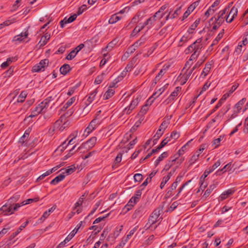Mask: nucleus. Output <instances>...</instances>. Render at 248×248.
<instances>
[{"label":"nucleus","mask_w":248,"mask_h":248,"mask_svg":"<svg viewBox=\"0 0 248 248\" xmlns=\"http://www.w3.org/2000/svg\"><path fill=\"white\" fill-rule=\"evenodd\" d=\"M104 73H102L101 75L98 76L94 80V83L95 84H99L101 83L104 79Z\"/></svg>","instance_id":"obj_48"},{"label":"nucleus","mask_w":248,"mask_h":248,"mask_svg":"<svg viewBox=\"0 0 248 248\" xmlns=\"http://www.w3.org/2000/svg\"><path fill=\"white\" fill-rule=\"evenodd\" d=\"M180 136L179 133L177 132V131H173L170 134V137L169 138L176 140L179 138Z\"/></svg>","instance_id":"obj_55"},{"label":"nucleus","mask_w":248,"mask_h":248,"mask_svg":"<svg viewBox=\"0 0 248 248\" xmlns=\"http://www.w3.org/2000/svg\"><path fill=\"white\" fill-rule=\"evenodd\" d=\"M238 86V84H237V85H236V84L233 85L232 87L231 90L228 93H225L223 95H228V97H229L230 96V95L237 89Z\"/></svg>","instance_id":"obj_58"},{"label":"nucleus","mask_w":248,"mask_h":248,"mask_svg":"<svg viewBox=\"0 0 248 248\" xmlns=\"http://www.w3.org/2000/svg\"><path fill=\"white\" fill-rule=\"evenodd\" d=\"M228 97V95H223L215 107L218 109L222 105V103L227 99Z\"/></svg>","instance_id":"obj_46"},{"label":"nucleus","mask_w":248,"mask_h":248,"mask_svg":"<svg viewBox=\"0 0 248 248\" xmlns=\"http://www.w3.org/2000/svg\"><path fill=\"white\" fill-rule=\"evenodd\" d=\"M217 8L213 9L210 7L205 12L204 16L205 17L204 20L206 19L207 18L211 15H213L215 12L217 10Z\"/></svg>","instance_id":"obj_38"},{"label":"nucleus","mask_w":248,"mask_h":248,"mask_svg":"<svg viewBox=\"0 0 248 248\" xmlns=\"http://www.w3.org/2000/svg\"><path fill=\"white\" fill-rule=\"evenodd\" d=\"M202 39H197L195 42L189 46L186 49V53L195 52L199 55L201 50L203 47V45L201 43Z\"/></svg>","instance_id":"obj_1"},{"label":"nucleus","mask_w":248,"mask_h":248,"mask_svg":"<svg viewBox=\"0 0 248 248\" xmlns=\"http://www.w3.org/2000/svg\"><path fill=\"white\" fill-rule=\"evenodd\" d=\"M238 9L235 6L232 8L229 15L227 16L226 20L228 23H231L232 21L235 16H237Z\"/></svg>","instance_id":"obj_12"},{"label":"nucleus","mask_w":248,"mask_h":248,"mask_svg":"<svg viewBox=\"0 0 248 248\" xmlns=\"http://www.w3.org/2000/svg\"><path fill=\"white\" fill-rule=\"evenodd\" d=\"M169 180V178L168 176H164L163 179H162V180L160 183V187L161 189H162L165 184L167 183V182Z\"/></svg>","instance_id":"obj_57"},{"label":"nucleus","mask_w":248,"mask_h":248,"mask_svg":"<svg viewBox=\"0 0 248 248\" xmlns=\"http://www.w3.org/2000/svg\"><path fill=\"white\" fill-rule=\"evenodd\" d=\"M77 15L74 14L73 16H71L69 18H67L65 17L63 20H62L60 21V26L62 28L64 27V25L67 23H70L74 21L77 18Z\"/></svg>","instance_id":"obj_14"},{"label":"nucleus","mask_w":248,"mask_h":248,"mask_svg":"<svg viewBox=\"0 0 248 248\" xmlns=\"http://www.w3.org/2000/svg\"><path fill=\"white\" fill-rule=\"evenodd\" d=\"M50 38V34L49 33H45L41 37L38 45H39L40 47L45 46L47 43V41L49 40Z\"/></svg>","instance_id":"obj_18"},{"label":"nucleus","mask_w":248,"mask_h":248,"mask_svg":"<svg viewBox=\"0 0 248 248\" xmlns=\"http://www.w3.org/2000/svg\"><path fill=\"white\" fill-rule=\"evenodd\" d=\"M44 110L42 108L40 104L36 106L33 110L31 111V115L29 116L30 117H33L41 112H44Z\"/></svg>","instance_id":"obj_17"},{"label":"nucleus","mask_w":248,"mask_h":248,"mask_svg":"<svg viewBox=\"0 0 248 248\" xmlns=\"http://www.w3.org/2000/svg\"><path fill=\"white\" fill-rule=\"evenodd\" d=\"M230 105H227L224 106L219 111L221 113H222V115H225L228 111L230 109Z\"/></svg>","instance_id":"obj_54"},{"label":"nucleus","mask_w":248,"mask_h":248,"mask_svg":"<svg viewBox=\"0 0 248 248\" xmlns=\"http://www.w3.org/2000/svg\"><path fill=\"white\" fill-rule=\"evenodd\" d=\"M114 91L112 89L108 90L104 94L103 96V98L104 99H108L110 97H111L114 93Z\"/></svg>","instance_id":"obj_39"},{"label":"nucleus","mask_w":248,"mask_h":248,"mask_svg":"<svg viewBox=\"0 0 248 248\" xmlns=\"http://www.w3.org/2000/svg\"><path fill=\"white\" fill-rule=\"evenodd\" d=\"M144 210L143 206H140L134 212L132 215V218L134 219L139 218L142 216Z\"/></svg>","instance_id":"obj_16"},{"label":"nucleus","mask_w":248,"mask_h":248,"mask_svg":"<svg viewBox=\"0 0 248 248\" xmlns=\"http://www.w3.org/2000/svg\"><path fill=\"white\" fill-rule=\"evenodd\" d=\"M76 100V97H73L69 99L67 102L64 105L61 109L62 111H65L68 107H69Z\"/></svg>","instance_id":"obj_28"},{"label":"nucleus","mask_w":248,"mask_h":248,"mask_svg":"<svg viewBox=\"0 0 248 248\" xmlns=\"http://www.w3.org/2000/svg\"><path fill=\"white\" fill-rule=\"evenodd\" d=\"M200 0H198L192 3L190 6L187 8L188 11H190L191 12H193L194 10L199 5L200 3Z\"/></svg>","instance_id":"obj_41"},{"label":"nucleus","mask_w":248,"mask_h":248,"mask_svg":"<svg viewBox=\"0 0 248 248\" xmlns=\"http://www.w3.org/2000/svg\"><path fill=\"white\" fill-rule=\"evenodd\" d=\"M29 221H26L25 223H23L17 230L13 232L10 236L11 239L15 238L22 230L25 228L26 226L28 224Z\"/></svg>","instance_id":"obj_19"},{"label":"nucleus","mask_w":248,"mask_h":248,"mask_svg":"<svg viewBox=\"0 0 248 248\" xmlns=\"http://www.w3.org/2000/svg\"><path fill=\"white\" fill-rule=\"evenodd\" d=\"M169 124V123L168 121H164L160 125L158 129L162 130V132H164L166 128L168 127Z\"/></svg>","instance_id":"obj_52"},{"label":"nucleus","mask_w":248,"mask_h":248,"mask_svg":"<svg viewBox=\"0 0 248 248\" xmlns=\"http://www.w3.org/2000/svg\"><path fill=\"white\" fill-rule=\"evenodd\" d=\"M116 40H113L111 42H109L107 46L104 49V51H110L114 46L116 45Z\"/></svg>","instance_id":"obj_36"},{"label":"nucleus","mask_w":248,"mask_h":248,"mask_svg":"<svg viewBox=\"0 0 248 248\" xmlns=\"http://www.w3.org/2000/svg\"><path fill=\"white\" fill-rule=\"evenodd\" d=\"M193 70L191 69L189 70L187 69L185 72L182 75L181 74L179 75L178 78L179 81H180L181 85H184L186 82L187 81L188 79L189 78L191 74L192 73Z\"/></svg>","instance_id":"obj_7"},{"label":"nucleus","mask_w":248,"mask_h":248,"mask_svg":"<svg viewBox=\"0 0 248 248\" xmlns=\"http://www.w3.org/2000/svg\"><path fill=\"white\" fill-rule=\"evenodd\" d=\"M138 227V226H136L130 231L128 234L126 236V238L125 240L126 242H127L128 239H129L130 237L137 230Z\"/></svg>","instance_id":"obj_47"},{"label":"nucleus","mask_w":248,"mask_h":248,"mask_svg":"<svg viewBox=\"0 0 248 248\" xmlns=\"http://www.w3.org/2000/svg\"><path fill=\"white\" fill-rule=\"evenodd\" d=\"M160 215V211L159 210H155L154 212L152 213V215L150 216L149 218L148 222L150 224L149 226L147 227L146 229L149 228H153V224L155 223L158 218L159 215Z\"/></svg>","instance_id":"obj_6"},{"label":"nucleus","mask_w":248,"mask_h":248,"mask_svg":"<svg viewBox=\"0 0 248 248\" xmlns=\"http://www.w3.org/2000/svg\"><path fill=\"white\" fill-rule=\"evenodd\" d=\"M87 6L85 4L82 5L81 6H80L77 12V15H81L85 10L87 9Z\"/></svg>","instance_id":"obj_62"},{"label":"nucleus","mask_w":248,"mask_h":248,"mask_svg":"<svg viewBox=\"0 0 248 248\" xmlns=\"http://www.w3.org/2000/svg\"><path fill=\"white\" fill-rule=\"evenodd\" d=\"M170 67V65L165 64L164 65L162 69L160 70L158 74L155 77L154 82L155 84H156L157 82L162 78L163 76L166 73L167 70L169 69Z\"/></svg>","instance_id":"obj_9"},{"label":"nucleus","mask_w":248,"mask_h":248,"mask_svg":"<svg viewBox=\"0 0 248 248\" xmlns=\"http://www.w3.org/2000/svg\"><path fill=\"white\" fill-rule=\"evenodd\" d=\"M49 103V99H46L40 103L44 111H46V109L48 107Z\"/></svg>","instance_id":"obj_43"},{"label":"nucleus","mask_w":248,"mask_h":248,"mask_svg":"<svg viewBox=\"0 0 248 248\" xmlns=\"http://www.w3.org/2000/svg\"><path fill=\"white\" fill-rule=\"evenodd\" d=\"M234 190L232 189H228L226 191L223 193L220 196H219V200L223 201L225 199H226L229 195H232V193H233Z\"/></svg>","instance_id":"obj_30"},{"label":"nucleus","mask_w":248,"mask_h":248,"mask_svg":"<svg viewBox=\"0 0 248 248\" xmlns=\"http://www.w3.org/2000/svg\"><path fill=\"white\" fill-rule=\"evenodd\" d=\"M229 9L226 8L222 11H221L218 13V16L217 18H215V20L218 22L219 24H222L224 22V19L226 18L227 16V14L228 13Z\"/></svg>","instance_id":"obj_11"},{"label":"nucleus","mask_w":248,"mask_h":248,"mask_svg":"<svg viewBox=\"0 0 248 248\" xmlns=\"http://www.w3.org/2000/svg\"><path fill=\"white\" fill-rule=\"evenodd\" d=\"M84 47V45L83 44H80L68 54L66 57V59L68 60H72L75 57L77 53Z\"/></svg>","instance_id":"obj_8"},{"label":"nucleus","mask_w":248,"mask_h":248,"mask_svg":"<svg viewBox=\"0 0 248 248\" xmlns=\"http://www.w3.org/2000/svg\"><path fill=\"white\" fill-rule=\"evenodd\" d=\"M99 120L96 117L93 119L90 123L88 126L85 130V132L87 134L90 133L94 128L95 126L98 124Z\"/></svg>","instance_id":"obj_13"},{"label":"nucleus","mask_w":248,"mask_h":248,"mask_svg":"<svg viewBox=\"0 0 248 248\" xmlns=\"http://www.w3.org/2000/svg\"><path fill=\"white\" fill-rule=\"evenodd\" d=\"M39 200V198H34V199H28L24 201H23L22 203H21V205H26V204H29V203H32L33 202H37Z\"/></svg>","instance_id":"obj_45"},{"label":"nucleus","mask_w":248,"mask_h":248,"mask_svg":"<svg viewBox=\"0 0 248 248\" xmlns=\"http://www.w3.org/2000/svg\"><path fill=\"white\" fill-rule=\"evenodd\" d=\"M48 59L41 60L39 63L32 67V71L33 72H39L44 71L45 67L48 66Z\"/></svg>","instance_id":"obj_3"},{"label":"nucleus","mask_w":248,"mask_h":248,"mask_svg":"<svg viewBox=\"0 0 248 248\" xmlns=\"http://www.w3.org/2000/svg\"><path fill=\"white\" fill-rule=\"evenodd\" d=\"M198 56V54H197L195 52H193V54L191 55L188 61L185 64L184 69L187 67L188 66H189L188 67H189L192 64V63H190V62L192 61L196 60Z\"/></svg>","instance_id":"obj_29"},{"label":"nucleus","mask_w":248,"mask_h":248,"mask_svg":"<svg viewBox=\"0 0 248 248\" xmlns=\"http://www.w3.org/2000/svg\"><path fill=\"white\" fill-rule=\"evenodd\" d=\"M246 101V98H243L235 104L234 108L237 109V113L239 112L241 109V106L245 103Z\"/></svg>","instance_id":"obj_37"},{"label":"nucleus","mask_w":248,"mask_h":248,"mask_svg":"<svg viewBox=\"0 0 248 248\" xmlns=\"http://www.w3.org/2000/svg\"><path fill=\"white\" fill-rule=\"evenodd\" d=\"M20 206L21 204L19 203H16L14 205L6 204L2 206L0 211L4 212V215H10L16 211Z\"/></svg>","instance_id":"obj_2"},{"label":"nucleus","mask_w":248,"mask_h":248,"mask_svg":"<svg viewBox=\"0 0 248 248\" xmlns=\"http://www.w3.org/2000/svg\"><path fill=\"white\" fill-rule=\"evenodd\" d=\"M208 145L206 144H202L199 149L197 150L195 153L200 156V154L207 147Z\"/></svg>","instance_id":"obj_44"},{"label":"nucleus","mask_w":248,"mask_h":248,"mask_svg":"<svg viewBox=\"0 0 248 248\" xmlns=\"http://www.w3.org/2000/svg\"><path fill=\"white\" fill-rule=\"evenodd\" d=\"M191 180H189L187 182H186V183L184 184L181 186L178 189V192L177 194L175 196V197L174 198V199H177V197L178 196V195L181 192V191L183 190V189L185 188V187L188 185L189 183L191 182Z\"/></svg>","instance_id":"obj_61"},{"label":"nucleus","mask_w":248,"mask_h":248,"mask_svg":"<svg viewBox=\"0 0 248 248\" xmlns=\"http://www.w3.org/2000/svg\"><path fill=\"white\" fill-rule=\"evenodd\" d=\"M122 18V16H118V14L112 15L108 20L109 24H114Z\"/></svg>","instance_id":"obj_31"},{"label":"nucleus","mask_w":248,"mask_h":248,"mask_svg":"<svg viewBox=\"0 0 248 248\" xmlns=\"http://www.w3.org/2000/svg\"><path fill=\"white\" fill-rule=\"evenodd\" d=\"M199 155L195 153L192 155L188 161L189 166L192 165L199 158Z\"/></svg>","instance_id":"obj_35"},{"label":"nucleus","mask_w":248,"mask_h":248,"mask_svg":"<svg viewBox=\"0 0 248 248\" xmlns=\"http://www.w3.org/2000/svg\"><path fill=\"white\" fill-rule=\"evenodd\" d=\"M70 70V66L68 64H64L60 69L61 73L63 75H65Z\"/></svg>","instance_id":"obj_27"},{"label":"nucleus","mask_w":248,"mask_h":248,"mask_svg":"<svg viewBox=\"0 0 248 248\" xmlns=\"http://www.w3.org/2000/svg\"><path fill=\"white\" fill-rule=\"evenodd\" d=\"M108 229H105L103 230V232H102V234H101V235L100 236V240L99 241L100 242H101V241H103L105 239V238L106 237V236L108 235Z\"/></svg>","instance_id":"obj_60"},{"label":"nucleus","mask_w":248,"mask_h":248,"mask_svg":"<svg viewBox=\"0 0 248 248\" xmlns=\"http://www.w3.org/2000/svg\"><path fill=\"white\" fill-rule=\"evenodd\" d=\"M206 57L204 56H203L195 64V65L192 67L191 69L193 71L196 69L199 68L201 65L206 60Z\"/></svg>","instance_id":"obj_33"},{"label":"nucleus","mask_w":248,"mask_h":248,"mask_svg":"<svg viewBox=\"0 0 248 248\" xmlns=\"http://www.w3.org/2000/svg\"><path fill=\"white\" fill-rule=\"evenodd\" d=\"M165 88L163 87L158 90V91L155 93H154L152 96L148 99L147 101V102H149L150 101V105L152 104V103L154 101V99L158 97L159 95L161 94L163 92L165 91Z\"/></svg>","instance_id":"obj_20"},{"label":"nucleus","mask_w":248,"mask_h":248,"mask_svg":"<svg viewBox=\"0 0 248 248\" xmlns=\"http://www.w3.org/2000/svg\"><path fill=\"white\" fill-rule=\"evenodd\" d=\"M28 31L22 32L20 34L15 36L14 38V41L21 42L28 37Z\"/></svg>","instance_id":"obj_21"},{"label":"nucleus","mask_w":248,"mask_h":248,"mask_svg":"<svg viewBox=\"0 0 248 248\" xmlns=\"http://www.w3.org/2000/svg\"><path fill=\"white\" fill-rule=\"evenodd\" d=\"M177 186H176V184H171V186L170 187V189H169L166 194V196L167 197H170L171 195H172V190L175 189L177 187Z\"/></svg>","instance_id":"obj_42"},{"label":"nucleus","mask_w":248,"mask_h":248,"mask_svg":"<svg viewBox=\"0 0 248 248\" xmlns=\"http://www.w3.org/2000/svg\"><path fill=\"white\" fill-rule=\"evenodd\" d=\"M97 141V139L95 137L91 138L90 140H87L86 142L82 143L77 149V150H80L82 148L91 149L95 145Z\"/></svg>","instance_id":"obj_5"},{"label":"nucleus","mask_w":248,"mask_h":248,"mask_svg":"<svg viewBox=\"0 0 248 248\" xmlns=\"http://www.w3.org/2000/svg\"><path fill=\"white\" fill-rule=\"evenodd\" d=\"M123 225L120 226L119 227L116 228V230L114 232V233H113V235H114V236L115 238H116L117 237H118L119 236L120 232H121V231L123 229Z\"/></svg>","instance_id":"obj_59"},{"label":"nucleus","mask_w":248,"mask_h":248,"mask_svg":"<svg viewBox=\"0 0 248 248\" xmlns=\"http://www.w3.org/2000/svg\"><path fill=\"white\" fill-rule=\"evenodd\" d=\"M170 140V138L169 137H167L164 140H163L162 142L160 143L159 145L158 146V149H161L163 147H164Z\"/></svg>","instance_id":"obj_49"},{"label":"nucleus","mask_w":248,"mask_h":248,"mask_svg":"<svg viewBox=\"0 0 248 248\" xmlns=\"http://www.w3.org/2000/svg\"><path fill=\"white\" fill-rule=\"evenodd\" d=\"M148 105L146 104V105L142 106V108L140 109V113L141 114V115L145 114L146 113V112L148 111Z\"/></svg>","instance_id":"obj_63"},{"label":"nucleus","mask_w":248,"mask_h":248,"mask_svg":"<svg viewBox=\"0 0 248 248\" xmlns=\"http://www.w3.org/2000/svg\"><path fill=\"white\" fill-rule=\"evenodd\" d=\"M157 15L155 14L152 17L149 18L145 22V25H152L155 20L156 18L157 17Z\"/></svg>","instance_id":"obj_40"},{"label":"nucleus","mask_w":248,"mask_h":248,"mask_svg":"<svg viewBox=\"0 0 248 248\" xmlns=\"http://www.w3.org/2000/svg\"><path fill=\"white\" fill-rule=\"evenodd\" d=\"M134 179L136 182H140L142 179V175L140 173H136L134 176Z\"/></svg>","instance_id":"obj_64"},{"label":"nucleus","mask_w":248,"mask_h":248,"mask_svg":"<svg viewBox=\"0 0 248 248\" xmlns=\"http://www.w3.org/2000/svg\"><path fill=\"white\" fill-rule=\"evenodd\" d=\"M181 8V7L177 8V9L172 14H171V16H170V19H173L176 17L180 14V11Z\"/></svg>","instance_id":"obj_56"},{"label":"nucleus","mask_w":248,"mask_h":248,"mask_svg":"<svg viewBox=\"0 0 248 248\" xmlns=\"http://www.w3.org/2000/svg\"><path fill=\"white\" fill-rule=\"evenodd\" d=\"M64 173L63 174H60L59 175L56 177L54 179H53L51 182L50 184L51 185H56L60 182L62 181L65 178V175H64Z\"/></svg>","instance_id":"obj_24"},{"label":"nucleus","mask_w":248,"mask_h":248,"mask_svg":"<svg viewBox=\"0 0 248 248\" xmlns=\"http://www.w3.org/2000/svg\"><path fill=\"white\" fill-rule=\"evenodd\" d=\"M181 90V87H176L174 91L172 92L170 95L168 97V98L164 101V103H165L166 104H168L172 101H173L174 99V98L178 95Z\"/></svg>","instance_id":"obj_10"},{"label":"nucleus","mask_w":248,"mask_h":248,"mask_svg":"<svg viewBox=\"0 0 248 248\" xmlns=\"http://www.w3.org/2000/svg\"><path fill=\"white\" fill-rule=\"evenodd\" d=\"M140 99L139 97H136L134 98L131 101L129 106L126 108H125L123 110L124 114H130L132 110L138 106L139 103Z\"/></svg>","instance_id":"obj_4"},{"label":"nucleus","mask_w":248,"mask_h":248,"mask_svg":"<svg viewBox=\"0 0 248 248\" xmlns=\"http://www.w3.org/2000/svg\"><path fill=\"white\" fill-rule=\"evenodd\" d=\"M147 40V37L145 35H142L138 41H137L134 44V46L139 47L140 46L143 45Z\"/></svg>","instance_id":"obj_26"},{"label":"nucleus","mask_w":248,"mask_h":248,"mask_svg":"<svg viewBox=\"0 0 248 248\" xmlns=\"http://www.w3.org/2000/svg\"><path fill=\"white\" fill-rule=\"evenodd\" d=\"M27 95V93L25 91H22L17 97V102L22 103L24 101L26 96Z\"/></svg>","instance_id":"obj_34"},{"label":"nucleus","mask_w":248,"mask_h":248,"mask_svg":"<svg viewBox=\"0 0 248 248\" xmlns=\"http://www.w3.org/2000/svg\"><path fill=\"white\" fill-rule=\"evenodd\" d=\"M217 185L213 184L210 185L209 187L206 190L204 194L202 196V198L206 199L211 194L212 191L216 187Z\"/></svg>","instance_id":"obj_22"},{"label":"nucleus","mask_w":248,"mask_h":248,"mask_svg":"<svg viewBox=\"0 0 248 248\" xmlns=\"http://www.w3.org/2000/svg\"><path fill=\"white\" fill-rule=\"evenodd\" d=\"M73 112L74 110L73 109H69L65 113H64L63 115L61 116L60 119L59 120H58L55 122V126H56L57 125L60 124L62 122L63 118L70 116L71 115H72Z\"/></svg>","instance_id":"obj_15"},{"label":"nucleus","mask_w":248,"mask_h":248,"mask_svg":"<svg viewBox=\"0 0 248 248\" xmlns=\"http://www.w3.org/2000/svg\"><path fill=\"white\" fill-rule=\"evenodd\" d=\"M136 48H137V47L134 46V44H133L129 47H128L125 53V54H127V56H128L129 54H131L132 53H133L135 51Z\"/></svg>","instance_id":"obj_53"},{"label":"nucleus","mask_w":248,"mask_h":248,"mask_svg":"<svg viewBox=\"0 0 248 248\" xmlns=\"http://www.w3.org/2000/svg\"><path fill=\"white\" fill-rule=\"evenodd\" d=\"M122 154H119L115 159L113 164L112 165V168H117L119 166V163L122 161Z\"/></svg>","instance_id":"obj_32"},{"label":"nucleus","mask_w":248,"mask_h":248,"mask_svg":"<svg viewBox=\"0 0 248 248\" xmlns=\"http://www.w3.org/2000/svg\"><path fill=\"white\" fill-rule=\"evenodd\" d=\"M97 93V89L94 90L89 95L88 99L86 100V105H89L94 100L95 96L96 95Z\"/></svg>","instance_id":"obj_25"},{"label":"nucleus","mask_w":248,"mask_h":248,"mask_svg":"<svg viewBox=\"0 0 248 248\" xmlns=\"http://www.w3.org/2000/svg\"><path fill=\"white\" fill-rule=\"evenodd\" d=\"M77 135H78V132H75V133H73L72 134H71L69 138H70L72 136L73 137L69 141L68 143H67V144L64 146V145L66 144V141H65L64 142H63L62 145V149H65L67 145H68V144H73L75 143V141H74V139L76 138V137L77 136Z\"/></svg>","instance_id":"obj_23"},{"label":"nucleus","mask_w":248,"mask_h":248,"mask_svg":"<svg viewBox=\"0 0 248 248\" xmlns=\"http://www.w3.org/2000/svg\"><path fill=\"white\" fill-rule=\"evenodd\" d=\"M163 133L164 132H162V130H160V129H158L154 137V141H157L162 136Z\"/></svg>","instance_id":"obj_51"},{"label":"nucleus","mask_w":248,"mask_h":248,"mask_svg":"<svg viewBox=\"0 0 248 248\" xmlns=\"http://www.w3.org/2000/svg\"><path fill=\"white\" fill-rule=\"evenodd\" d=\"M76 167L74 165H72L68 167V168L65 170L64 173H66L67 175L70 174L74 172L76 170Z\"/></svg>","instance_id":"obj_50"}]
</instances>
